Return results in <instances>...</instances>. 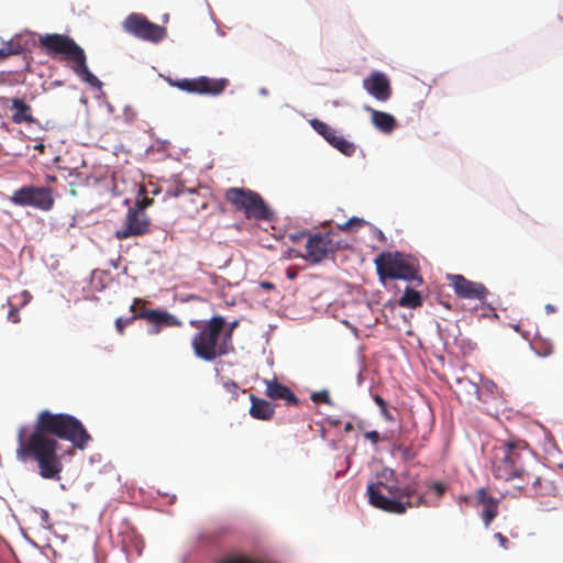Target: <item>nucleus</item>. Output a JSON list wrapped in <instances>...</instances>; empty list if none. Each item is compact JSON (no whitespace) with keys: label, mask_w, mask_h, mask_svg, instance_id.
I'll list each match as a JSON object with an SVG mask.
<instances>
[{"label":"nucleus","mask_w":563,"mask_h":563,"mask_svg":"<svg viewBox=\"0 0 563 563\" xmlns=\"http://www.w3.org/2000/svg\"><path fill=\"white\" fill-rule=\"evenodd\" d=\"M364 224H365V220H363L361 218H357V217H352L346 222H344L342 224H338V228L341 231H352V230H354L356 228L363 227Z\"/></svg>","instance_id":"29"},{"label":"nucleus","mask_w":563,"mask_h":563,"mask_svg":"<svg viewBox=\"0 0 563 563\" xmlns=\"http://www.w3.org/2000/svg\"><path fill=\"white\" fill-rule=\"evenodd\" d=\"M516 487H517V488H519V489L525 488V486H523V485H516Z\"/></svg>","instance_id":"46"},{"label":"nucleus","mask_w":563,"mask_h":563,"mask_svg":"<svg viewBox=\"0 0 563 563\" xmlns=\"http://www.w3.org/2000/svg\"><path fill=\"white\" fill-rule=\"evenodd\" d=\"M141 303V299H135L133 305L131 306L130 310L132 312H134V314H132L130 318H126V319H123V318H118L115 320V328L118 330V332L120 334H123L124 333V329L128 324H131L133 323L136 319H137V314H136V305Z\"/></svg>","instance_id":"26"},{"label":"nucleus","mask_w":563,"mask_h":563,"mask_svg":"<svg viewBox=\"0 0 563 563\" xmlns=\"http://www.w3.org/2000/svg\"><path fill=\"white\" fill-rule=\"evenodd\" d=\"M224 390L231 395L232 399H236L239 396L240 387L239 385L233 380H227L223 383Z\"/></svg>","instance_id":"33"},{"label":"nucleus","mask_w":563,"mask_h":563,"mask_svg":"<svg viewBox=\"0 0 563 563\" xmlns=\"http://www.w3.org/2000/svg\"><path fill=\"white\" fill-rule=\"evenodd\" d=\"M308 236L309 238V233L306 232V231H299L297 233H291L289 234V239L292 241V242H297L299 241L300 239L302 238H306Z\"/></svg>","instance_id":"39"},{"label":"nucleus","mask_w":563,"mask_h":563,"mask_svg":"<svg viewBox=\"0 0 563 563\" xmlns=\"http://www.w3.org/2000/svg\"><path fill=\"white\" fill-rule=\"evenodd\" d=\"M495 538L498 540L501 548L508 549L509 541L503 533H500V532L495 533Z\"/></svg>","instance_id":"38"},{"label":"nucleus","mask_w":563,"mask_h":563,"mask_svg":"<svg viewBox=\"0 0 563 563\" xmlns=\"http://www.w3.org/2000/svg\"><path fill=\"white\" fill-rule=\"evenodd\" d=\"M144 192L145 189L142 187L139 192L140 196L142 195V197L136 198L134 206L131 207L132 209L137 210L140 212H145V209L153 203V199L144 196Z\"/></svg>","instance_id":"28"},{"label":"nucleus","mask_w":563,"mask_h":563,"mask_svg":"<svg viewBox=\"0 0 563 563\" xmlns=\"http://www.w3.org/2000/svg\"><path fill=\"white\" fill-rule=\"evenodd\" d=\"M344 430H345L346 432H349V431L353 430V424H352L351 422H347V423L345 424V427H344Z\"/></svg>","instance_id":"43"},{"label":"nucleus","mask_w":563,"mask_h":563,"mask_svg":"<svg viewBox=\"0 0 563 563\" xmlns=\"http://www.w3.org/2000/svg\"><path fill=\"white\" fill-rule=\"evenodd\" d=\"M380 280L404 279L413 282L416 286L422 284L419 275V265L416 258L401 252H383L374 260Z\"/></svg>","instance_id":"6"},{"label":"nucleus","mask_w":563,"mask_h":563,"mask_svg":"<svg viewBox=\"0 0 563 563\" xmlns=\"http://www.w3.org/2000/svg\"><path fill=\"white\" fill-rule=\"evenodd\" d=\"M10 200L13 205L30 206L42 211H49L55 202L51 188L35 186L21 187L13 192Z\"/></svg>","instance_id":"10"},{"label":"nucleus","mask_w":563,"mask_h":563,"mask_svg":"<svg viewBox=\"0 0 563 563\" xmlns=\"http://www.w3.org/2000/svg\"><path fill=\"white\" fill-rule=\"evenodd\" d=\"M0 107L11 111V121L15 124L34 123L32 107L21 98L0 97Z\"/></svg>","instance_id":"15"},{"label":"nucleus","mask_w":563,"mask_h":563,"mask_svg":"<svg viewBox=\"0 0 563 563\" xmlns=\"http://www.w3.org/2000/svg\"><path fill=\"white\" fill-rule=\"evenodd\" d=\"M252 402L250 407V415L257 420H271L275 415V407L267 400L258 398L250 394Z\"/></svg>","instance_id":"22"},{"label":"nucleus","mask_w":563,"mask_h":563,"mask_svg":"<svg viewBox=\"0 0 563 563\" xmlns=\"http://www.w3.org/2000/svg\"><path fill=\"white\" fill-rule=\"evenodd\" d=\"M338 238V233L332 231L309 234L306 242V253L301 257L311 264H318L327 260L341 247V241ZM298 256H300L299 253L296 254V257Z\"/></svg>","instance_id":"8"},{"label":"nucleus","mask_w":563,"mask_h":563,"mask_svg":"<svg viewBox=\"0 0 563 563\" xmlns=\"http://www.w3.org/2000/svg\"><path fill=\"white\" fill-rule=\"evenodd\" d=\"M262 286H263L264 288H267V289L273 288V284H271V283H263V284H262Z\"/></svg>","instance_id":"45"},{"label":"nucleus","mask_w":563,"mask_h":563,"mask_svg":"<svg viewBox=\"0 0 563 563\" xmlns=\"http://www.w3.org/2000/svg\"><path fill=\"white\" fill-rule=\"evenodd\" d=\"M545 310H547V312H548V313H551V312H554V311H555V308H554V306H552V305H547V306H545Z\"/></svg>","instance_id":"41"},{"label":"nucleus","mask_w":563,"mask_h":563,"mask_svg":"<svg viewBox=\"0 0 563 563\" xmlns=\"http://www.w3.org/2000/svg\"><path fill=\"white\" fill-rule=\"evenodd\" d=\"M53 87H59L63 85V81L62 80H55L51 84Z\"/></svg>","instance_id":"44"},{"label":"nucleus","mask_w":563,"mask_h":563,"mask_svg":"<svg viewBox=\"0 0 563 563\" xmlns=\"http://www.w3.org/2000/svg\"><path fill=\"white\" fill-rule=\"evenodd\" d=\"M311 400L317 404L318 402H323V404H328V405L331 404V399H330L329 393L327 390L313 393L311 395Z\"/></svg>","instance_id":"34"},{"label":"nucleus","mask_w":563,"mask_h":563,"mask_svg":"<svg viewBox=\"0 0 563 563\" xmlns=\"http://www.w3.org/2000/svg\"><path fill=\"white\" fill-rule=\"evenodd\" d=\"M363 86L369 95L379 101H387L391 96L389 80L382 73H373L364 79Z\"/></svg>","instance_id":"17"},{"label":"nucleus","mask_w":563,"mask_h":563,"mask_svg":"<svg viewBox=\"0 0 563 563\" xmlns=\"http://www.w3.org/2000/svg\"><path fill=\"white\" fill-rule=\"evenodd\" d=\"M533 349L540 356H548L553 352L552 343H547L543 341H534Z\"/></svg>","instance_id":"30"},{"label":"nucleus","mask_w":563,"mask_h":563,"mask_svg":"<svg viewBox=\"0 0 563 563\" xmlns=\"http://www.w3.org/2000/svg\"><path fill=\"white\" fill-rule=\"evenodd\" d=\"M58 439L69 441L75 448L84 450L91 441V435L76 417L42 410L29 434L24 428L20 429L16 459L23 463L34 461L41 477L57 481L63 471Z\"/></svg>","instance_id":"1"},{"label":"nucleus","mask_w":563,"mask_h":563,"mask_svg":"<svg viewBox=\"0 0 563 563\" xmlns=\"http://www.w3.org/2000/svg\"><path fill=\"white\" fill-rule=\"evenodd\" d=\"M559 468L563 470V462L559 464Z\"/></svg>","instance_id":"47"},{"label":"nucleus","mask_w":563,"mask_h":563,"mask_svg":"<svg viewBox=\"0 0 563 563\" xmlns=\"http://www.w3.org/2000/svg\"><path fill=\"white\" fill-rule=\"evenodd\" d=\"M184 198L187 202H190L194 207L189 212L198 213L200 209L207 208V202L197 194L195 190H188L184 194Z\"/></svg>","instance_id":"25"},{"label":"nucleus","mask_w":563,"mask_h":563,"mask_svg":"<svg viewBox=\"0 0 563 563\" xmlns=\"http://www.w3.org/2000/svg\"><path fill=\"white\" fill-rule=\"evenodd\" d=\"M478 387L482 391H484V394L487 397H489V401L495 399L499 395L498 386L490 379L482 380Z\"/></svg>","instance_id":"27"},{"label":"nucleus","mask_w":563,"mask_h":563,"mask_svg":"<svg viewBox=\"0 0 563 563\" xmlns=\"http://www.w3.org/2000/svg\"><path fill=\"white\" fill-rule=\"evenodd\" d=\"M190 324L198 330L191 338V347L198 358L212 362L232 352L229 334L223 335L224 317L217 314L207 321L192 320Z\"/></svg>","instance_id":"4"},{"label":"nucleus","mask_w":563,"mask_h":563,"mask_svg":"<svg viewBox=\"0 0 563 563\" xmlns=\"http://www.w3.org/2000/svg\"><path fill=\"white\" fill-rule=\"evenodd\" d=\"M430 488L433 489L435 492V494L438 495V497H442L443 494L445 493V486L444 484L440 483V482H434L430 485Z\"/></svg>","instance_id":"36"},{"label":"nucleus","mask_w":563,"mask_h":563,"mask_svg":"<svg viewBox=\"0 0 563 563\" xmlns=\"http://www.w3.org/2000/svg\"><path fill=\"white\" fill-rule=\"evenodd\" d=\"M9 302V306H10V310H9V313H8V319L9 321H11L12 323H19L20 322V313H19V309L13 306L10 301Z\"/></svg>","instance_id":"35"},{"label":"nucleus","mask_w":563,"mask_h":563,"mask_svg":"<svg viewBox=\"0 0 563 563\" xmlns=\"http://www.w3.org/2000/svg\"><path fill=\"white\" fill-rule=\"evenodd\" d=\"M137 319H144L152 325L181 327L183 322L166 310L147 309L141 307L136 310Z\"/></svg>","instance_id":"16"},{"label":"nucleus","mask_w":563,"mask_h":563,"mask_svg":"<svg viewBox=\"0 0 563 563\" xmlns=\"http://www.w3.org/2000/svg\"><path fill=\"white\" fill-rule=\"evenodd\" d=\"M310 125L318 134L323 136V139L339 152L345 156L354 155L356 151L355 144L344 139L342 135H338L335 129L331 128L319 119H312L310 121Z\"/></svg>","instance_id":"13"},{"label":"nucleus","mask_w":563,"mask_h":563,"mask_svg":"<svg viewBox=\"0 0 563 563\" xmlns=\"http://www.w3.org/2000/svg\"><path fill=\"white\" fill-rule=\"evenodd\" d=\"M170 84L189 93L218 96L229 86V80L225 78L216 79L201 76L194 79H177L170 81Z\"/></svg>","instance_id":"11"},{"label":"nucleus","mask_w":563,"mask_h":563,"mask_svg":"<svg viewBox=\"0 0 563 563\" xmlns=\"http://www.w3.org/2000/svg\"><path fill=\"white\" fill-rule=\"evenodd\" d=\"M164 327L159 325H152V328L148 330L150 334H158Z\"/></svg>","instance_id":"40"},{"label":"nucleus","mask_w":563,"mask_h":563,"mask_svg":"<svg viewBox=\"0 0 563 563\" xmlns=\"http://www.w3.org/2000/svg\"><path fill=\"white\" fill-rule=\"evenodd\" d=\"M265 395L272 400H283L287 406H299V399L294 391L276 378L265 379Z\"/></svg>","instance_id":"18"},{"label":"nucleus","mask_w":563,"mask_h":563,"mask_svg":"<svg viewBox=\"0 0 563 563\" xmlns=\"http://www.w3.org/2000/svg\"><path fill=\"white\" fill-rule=\"evenodd\" d=\"M151 231V220L146 212L129 208L124 221L120 229L114 232V236L122 241L130 238L142 236Z\"/></svg>","instance_id":"12"},{"label":"nucleus","mask_w":563,"mask_h":563,"mask_svg":"<svg viewBox=\"0 0 563 563\" xmlns=\"http://www.w3.org/2000/svg\"><path fill=\"white\" fill-rule=\"evenodd\" d=\"M34 148H35V150H37L38 152L43 153V152H44L45 146H44V144H42V143H41V144H38V145H35V146H34Z\"/></svg>","instance_id":"42"},{"label":"nucleus","mask_w":563,"mask_h":563,"mask_svg":"<svg viewBox=\"0 0 563 563\" xmlns=\"http://www.w3.org/2000/svg\"><path fill=\"white\" fill-rule=\"evenodd\" d=\"M476 499L478 504L483 506V520L485 523V527H488L490 522L497 517L498 515V504L499 500L495 497H493L486 488H479L476 490Z\"/></svg>","instance_id":"20"},{"label":"nucleus","mask_w":563,"mask_h":563,"mask_svg":"<svg viewBox=\"0 0 563 563\" xmlns=\"http://www.w3.org/2000/svg\"><path fill=\"white\" fill-rule=\"evenodd\" d=\"M364 437L369 440L373 444H377L379 441V433L375 430L365 432Z\"/></svg>","instance_id":"37"},{"label":"nucleus","mask_w":563,"mask_h":563,"mask_svg":"<svg viewBox=\"0 0 563 563\" xmlns=\"http://www.w3.org/2000/svg\"><path fill=\"white\" fill-rule=\"evenodd\" d=\"M399 306L404 308H418L422 306V298L420 294L413 288L407 287L404 295L399 299Z\"/></svg>","instance_id":"24"},{"label":"nucleus","mask_w":563,"mask_h":563,"mask_svg":"<svg viewBox=\"0 0 563 563\" xmlns=\"http://www.w3.org/2000/svg\"><path fill=\"white\" fill-rule=\"evenodd\" d=\"M533 463V451L523 440H508L494 448L492 472L495 478L505 482L519 479L526 485H531L536 490L541 483V477L530 472Z\"/></svg>","instance_id":"2"},{"label":"nucleus","mask_w":563,"mask_h":563,"mask_svg":"<svg viewBox=\"0 0 563 563\" xmlns=\"http://www.w3.org/2000/svg\"><path fill=\"white\" fill-rule=\"evenodd\" d=\"M418 483L410 481L401 483L400 478H393L390 482L378 481L367 485L369 504L386 512L402 515L407 509L424 504V497L418 496L417 501H411L417 495Z\"/></svg>","instance_id":"3"},{"label":"nucleus","mask_w":563,"mask_h":563,"mask_svg":"<svg viewBox=\"0 0 563 563\" xmlns=\"http://www.w3.org/2000/svg\"><path fill=\"white\" fill-rule=\"evenodd\" d=\"M449 279L455 294L461 298L483 301L488 295V290L483 284L472 282L463 275H449Z\"/></svg>","instance_id":"14"},{"label":"nucleus","mask_w":563,"mask_h":563,"mask_svg":"<svg viewBox=\"0 0 563 563\" xmlns=\"http://www.w3.org/2000/svg\"><path fill=\"white\" fill-rule=\"evenodd\" d=\"M365 110L371 113V121L378 131L389 134L396 129L397 121L390 113L371 107H365Z\"/></svg>","instance_id":"21"},{"label":"nucleus","mask_w":563,"mask_h":563,"mask_svg":"<svg viewBox=\"0 0 563 563\" xmlns=\"http://www.w3.org/2000/svg\"><path fill=\"white\" fill-rule=\"evenodd\" d=\"M38 44L52 57L63 56L71 63L73 71L93 88H100L101 81L89 70L85 51L68 35L46 33L38 36Z\"/></svg>","instance_id":"5"},{"label":"nucleus","mask_w":563,"mask_h":563,"mask_svg":"<svg viewBox=\"0 0 563 563\" xmlns=\"http://www.w3.org/2000/svg\"><path fill=\"white\" fill-rule=\"evenodd\" d=\"M373 399H374L375 404L379 407L382 416L387 421H394V417L389 412V410L387 408V402L385 401V399L383 397H380L379 395H375L373 397Z\"/></svg>","instance_id":"31"},{"label":"nucleus","mask_w":563,"mask_h":563,"mask_svg":"<svg viewBox=\"0 0 563 563\" xmlns=\"http://www.w3.org/2000/svg\"><path fill=\"white\" fill-rule=\"evenodd\" d=\"M238 327H239V321L234 320L233 322L229 323L228 325L225 324V327L223 329V335H228L229 334V346H230L232 352L234 350L233 342H232V336H233L234 330Z\"/></svg>","instance_id":"32"},{"label":"nucleus","mask_w":563,"mask_h":563,"mask_svg":"<svg viewBox=\"0 0 563 563\" xmlns=\"http://www.w3.org/2000/svg\"><path fill=\"white\" fill-rule=\"evenodd\" d=\"M455 393L459 398H463L467 402H471L473 399H477L484 404L489 402V397L479 389L477 384L467 378L456 379Z\"/></svg>","instance_id":"19"},{"label":"nucleus","mask_w":563,"mask_h":563,"mask_svg":"<svg viewBox=\"0 0 563 563\" xmlns=\"http://www.w3.org/2000/svg\"><path fill=\"white\" fill-rule=\"evenodd\" d=\"M122 29L136 38L155 44L162 42L167 35L166 27L153 23L142 13L135 12L124 19Z\"/></svg>","instance_id":"9"},{"label":"nucleus","mask_w":563,"mask_h":563,"mask_svg":"<svg viewBox=\"0 0 563 563\" xmlns=\"http://www.w3.org/2000/svg\"><path fill=\"white\" fill-rule=\"evenodd\" d=\"M25 51V44L22 43L21 36H14L10 41L4 42L0 47V60L12 55H19Z\"/></svg>","instance_id":"23"},{"label":"nucleus","mask_w":563,"mask_h":563,"mask_svg":"<svg viewBox=\"0 0 563 563\" xmlns=\"http://www.w3.org/2000/svg\"><path fill=\"white\" fill-rule=\"evenodd\" d=\"M225 200L235 211L247 219L271 221L273 212L260 194L247 188L231 187L224 192Z\"/></svg>","instance_id":"7"}]
</instances>
